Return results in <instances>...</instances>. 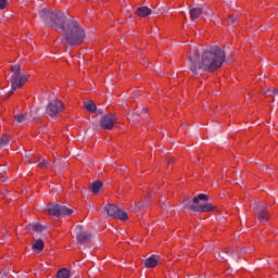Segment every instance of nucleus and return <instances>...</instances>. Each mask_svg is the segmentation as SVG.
<instances>
[{"label": "nucleus", "mask_w": 278, "mask_h": 278, "mask_svg": "<svg viewBox=\"0 0 278 278\" xmlns=\"http://www.w3.org/2000/svg\"><path fill=\"white\" fill-rule=\"evenodd\" d=\"M39 16L50 25V27H59L62 30V43L67 47H79L86 40V30L79 25L75 18L66 20L64 13L51 11V9H41Z\"/></svg>", "instance_id": "obj_1"}, {"label": "nucleus", "mask_w": 278, "mask_h": 278, "mask_svg": "<svg viewBox=\"0 0 278 278\" xmlns=\"http://www.w3.org/2000/svg\"><path fill=\"white\" fill-rule=\"evenodd\" d=\"M226 58L225 50L218 46H212L201 53V58L191 55L189 68L192 75H199V71L212 73L225 64Z\"/></svg>", "instance_id": "obj_2"}, {"label": "nucleus", "mask_w": 278, "mask_h": 278, "mask_svg": "<svg viewBox=\"0 0 278 278\" xmlns=\"http://www.w3.org/2000/svg\"><path fill=\"white\" fill-rule=\"evenodd\" d=\"M208 197L205 193H200L198 197H194L193 199L187 198L182 201L184 207L186 210H192V212H198L199 214L205 213V212H214V205L212 203L206 202L204 204H200V201H208Z\"/></svg>", "instance_id": "obj_3"}, {"label": "nucleus", "mask_w": 278, "mask_h": 278, "mask_svg": "<svg viewBox=\"0 0 278 278\" xmlns=\"http://www.w3.org/2000/svg\"><path fill=\"white\" fill-rule=\"evenodd\" d=\"M11 94H14L18 88L27 81V76L21 74V64H15L11 67Z\"/></svg>", "instance_id": "obj_4"}, {"label": "nucleus", "mask_w": 278, "mask_h": 278, "mask_svg": "<svg viewBox=\"0 0 278 278\" xmlns=\"http://www.w3.org/2000/svg\"><path fill=\"white\" fill-rule=\"evenodd\" d=\"M46 212L49 216H55L56 218L73 215V208L61 204H49Z\"/></svg>", "instance_id": "obj_5"}, {"label": "nucleus", "mask_w": 278, "mask_h": 278, "mask_svg": "<svg viewBox=\"0 0 278 278\" xmlns=\"http://www.w3.org/2000/svg\"><path fill=\"white\" fill-rule=\"evenodd\" d=\"M104 211L106 212L108 216H111L112 218H118L119 220H129L127 212L121 210L117 205L106 204Z\"/></svg>", "instance_id": "obj_6"}, {"label": "nucleus", "mask_w": 278, "mask_h": 278, "mask_svg": "<svg viewBox=\"0 0 278 278\" xmlns=\"http://www.w3.org/2000/svg\"><path fill=\"white\" fill-rule=\"evenodd\" d=\"M64 111V104L59 99L52 100L48 103L46 112L51 116V118H55L60 112Z\"/></svg>", "instance_id": "obj_7"}, {"label": "nucleus", "mask_w": 278, "mask_h": 278, "mask_svg": "<svg viewBox=\"0 0 278 278\" xmlns=\"http://www.w3.org/2000/svg\"><path fill=\"white\" fill-rule=\"evenodd\" d=\"M253 210L257 212L260 223H268V220H270V213H268V205L256 203L253 205Z\"/></svg>", "instance_id": "obj_8"}, {"label": "nucleus", "mask_w": 278, "mask_h": 278, "mask_svg": "<svg viewBox=\"0 0 278 278\" xmlns=\"http://www.w3.org/2000/svg\"><path fill=\"white\" fill-rule=\"evenodd\" d=\"M75 233L78 244H86L92 239V235L86 231L81 225L76 226Z\"/></svg>", "instance_id": "obj_9"}, {"label": "nucleus", "mask_w": 278, "mask_h": 278, "mask_svg": "<svg viewBox=\"0 0 278 278\" xmlns=\"http://www.w3.org/2000/svg\"><path fill=\"white\" fill-rule=\"evenodd\" d=\"M116 123V116L113 114L104 115L100 119V127L101 129H112L114 127V124Z\"/></svg>", "instance_id": "obj_10"}, {"label": "nucleus", "mask_w": 278, "mask_h": 278, "mask_svg": "<svg viewBox=\"0 0 278 278\" xmlns=\"http://www.w3.org/2000/svg\"><path fill=\"white\" fill-rule=\"evenodd\" d=\"M140 114H147V110L144 108L135 109V111L131 113V115L129 117V122L132 123V125L136 124V123H140V118H142L140 116Z\"/></svg>", "instance_id": "obj_11"}, {"label": "nucleus", "mask_w": 278, "mask_h": 278, "mask_svg": "<svg viewBox=\"0 0 278 278\" xmlns=\"http://www.w3.org/2000/svg\"><path fill=\"white\" fill-rule=\"evenodd\" d=\"M225 255H229L230 257H232V260L235 262H238V260H240V253L235 252L233 250H228L226 252H219L220 260H225V262H227V260L225 258Z\"/></svg>", "instance_id": "obj_12"}, {"label": "nucleus", "mask_w": 278, "mask_h": 278, "mask_svg": "<svg viewBox=\"0 0 278 278\" xmlns=\"http://www.w3.org/2000/svg\"><path fill=\"white\" fill-rule=\"evenodd\" d=\"M159 261H160V256L151 255L150 257L146 258L144 266L146 268H155V266H157Z\"/></svg>", "instance_id": "obj_13"}, {"label": "nucleus", "mask_w": 278, "mask_h": 278, "mask_svg": "<svg viewBox=\"0 0 278 278\" xmlns=\"http://www.w3.org/2000/svg\"><path fill=\"white\" fill-rule=\"evenodd\" d=\"M153 11L149 7H139L136 11L137 16L144 18L146 16H151Z\"/></svg>", "instance_id": "obj_14"}, {"label": "nucleus", "mask_w": 278, "mask_h": 278, "mask_svg": "<svg viewBox=\"0 0 278 278\" xmlns=\"http://www.w3.org/2000/svg\"><path fill=\"white\" fill-rule=\"evenodd\" d=\"M15 122L17 125H28V123H31V119H29L27 114H17L15 115Z\"/></svg>", "instance_id": "obj_15"}, {"label": "nucleus", "mask_w": 278, "mask_h": 278, "mask_svg": "<svg viewBox=\"0 0 278 278\" xmlns=\"http://www.w3.org/2000/svg\"><path fill=\"white\" fill-rule=\"evenodd\" d=\"M191 21H197L203 14V9L197 7L189 10Z\"/></svg>", "instance_id": "obj_16"}, {"label": "nucleus", "mask_w": 278, "mask_h": 278, "mask_svg": "<svg viewBox=\"0 0 278 278\" xmlns=\"http://www.w3.org/2000/svg\"><path fill=\"white\" fill-rule=\"evenodd\" d=\"M26 229L28 231H35V232H40V231H45L46 227L42 226L41 224H38V223H33V224H28L26 226Z\"/></svg>", "instance_id": "obj_17"}, {"label": "nucleus", "mask_w": 278, "mask_h": 278, "mask_svg": "<svg viewBox=\"0 0 278 278\" xmlns=\"http://www.w3.org/2000/svg\"><path fill=\"white\" fill-rule=\"evenodd\" d=\"M33 251H36V253H42V251H45V242L42 239H37L35 243H33Z\"/></svg>", "instance_id": "obj_18"}, {"label": "nucleus", "mask_w": 278, "mask_h": 278, "mask_svg": "<svg viewBox=\"0 0 278 278\" xmlns=\"http://www.w3.org/2000/svg\"><path fill=\"white\" fill-rule=\"evenodd\" d=\"M101 188H103V182L100 180L93 181L90 186V190L92 194H99V192L101 191Z\"/></svg>", "instance_id": "obj_19"}, {"label": "nucleus", "mask_w": 278, "mask_h": 278, "mask_svg": "<svg viewBox=\"0 0 278 278\" xmlns=\"http://www.w3.org/2000/svg\"><path fill=\"white\" fill-rule=\"evenodd\" d=\"M85 110L87 112H91V114H94V112L97 111V104L92 100L86 101Z\"/></svg>", "instance_id": "obj_20"}, {"label": "nucleus", "mask_w": 278, "mask_h": 278, "mask_svg": "<svg viewBox=\"0 0 278 278\" xmlns=\"http://www.w3.org/2000/svg\"><path fill=\"white\" fill-rule=\"evenodd\" d=\"M51 166H55V164H51L49 161L39 157L38 160V167L39 168H51Z\"/></svg>", "instance_id": "obj_21"}, {"label": "nucleus", "mask_w": 278, "mask_h": 278, "mask_svg": "<svg viewBox=\"0 0 278 278\" xmlns=\"http://www.w3.org/2000/svg\"><path fill=\"white\" fill-rule=\"evenodd\" d=\"M144 205H148L147 201H141L137 204H135L132 207H130V212H140V210H142V207H144Z\"/></svg>", "instance_id": "obj_22"}, {"label": "nucleus", "mask_w": 278, "mask_h": 278, "mask_svg": "<svg viewBox=\"0 0 278 278\" xmlns=\"http://www.w3.org/2000/svg\"><path fill=\"white\" fill-rule=\"evenodd\" d=\"M56 278H71V273L66 268H62L56 273Z\"/></svg>", "instance_id": "obj_23"}, {"label": "nucleus", "mask_w": 278, "mask_h": 278, "mask_svg": "<svg viewBox=\"0 0 278 278\" xmlns=\"http://www.w3.org/2000/svg\"><path fill=\"white\" fill-rule=\"evenodd\" d=\"M8 144H10V137L8 135H4L0 139V149H3V147H8Z\"/></svg>", "instance_id": "obj_24"}, {"label": "nucleus", "mask_w": 278, "mask_h": 278, "mask_svg": "<svg viewBox=\"0 0 278 278\" xmlns=\"http://www.w3.org/2000/svg\"><path fill=\"white\" fill-rule=\"evenodd\" d=\"M204 16H206V18H208V21H213L214 20V11H212V9L206 8L204 10Z\"/></svg>", "instance_id": "obj_25"}, {"label": "nucleus", "mask_w": 278, "mask_h": 278, "mask_svg": "<svg viewBox=\"0 0 278 278\" xmlns=\"http://www.w3.org/2000/svg\"><path fill=\"white\" fill-rule=\"evenodd\" d=\"M266 97H277L278 94V89H268L267 91L264 92Z\"/></svg>", "instance_id": "obj_26"}, {"label": "nucleus", "mask_w": 278, "mask_h": 278, "mask_svg": "<svg viewBox=\"0 0 278 278\" xmlns=\"http://www.w3.org/2000/svg\"><path fill=\"white\" fill-rule=\"evenodd\" d=\"M8 5V0H0V10H5Z\"/></svg>", "instance_id": "obj_27"}, {"label": "nucleus", "mask_w": 278, "mask_h": 278, "mask_svg": "<svg viewBox=\"0 0 278 278\" xmlns=\"http://www.w3.org/2000/svg\"><path fill=\"white\" fill-rule=\"evenodd\" d=\"M27 164H36V161H34L33 157L26 159Z\"/></svg>", "instance_id": "obj_28"}, {"label": "nucleus", "mask_w": 278, "mask_h": 278, "mask_svg": "<svg viewBox=\"0 0 278 278\" xmlns=\"http://www.w3.org/2000/svg\"><path fill=\"white\" fill-rule=\"evenodd\" d=\"M229 18H230V22L232 23V25H233V23H236V21H238V17H235L232 15H230Z\"/></svg>", "instance_id": "obj_29"}, {"label": "nucleus", "mask_w": 278, "mask_h": 278, "mask_svg": "<svg viewBox=\"0 0 278 278\" xmlns=\"http://www.w3.org/2000/svg\"><path fill=\"white\" fill-rule=\"evenodd\" d=\"M167 162H168V164H173V163L175 162V159L169 157V159L167 160Z\"/></svg>", "instance_id": "obj_30"}, {"label": "nucleus", "mask_w": 278, "mask_h": 278, "mask_svg": "<svg viewBox=\"0 0 278 278\" xmlns=\"http://www.w3.org/2000/svg\"><path fill=\"white\" fill-rule=\"evenodd\" d=\"M2 181H8V178H5V176H3Z\"/></svg>", "instance_id": "obj_31"}]
</instances>
